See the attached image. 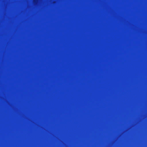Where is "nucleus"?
<instances>
[{
    "label": "nucleus",
    "mask_w": 147,
    "mask_h": 147,
    "mask_svg": "<svg viewBox=\"0 0 147 147\" xmlns=\"http://www.w3.org/2000/svg\"><path fill=\"white\" fill-rule=\"evenodd\" d=\"M34 1L35 2H36L38 1V0H34Z\"/></svg>",
    "instance_id": "nucleus-1"
}]
</instances>
